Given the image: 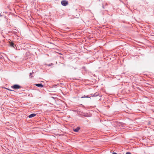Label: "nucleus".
Wrapping results in <instances>:
<instances>
[{"label": "nucleus", "mask_w": 154, "mask_h": 154, "mask_svg": "<svg viewBox=\"0 0 154 154\" xmlns=\"http://www.w3.org/2000/svg\"><path fill=\"white\" fill-rule=\"evenodd\" d=\"M12 88L14 89H18L21 88V86L17 84H15L11 86Z\"/></svg>", "instance_id": "1"}, {"label": "nucleus", "mask_w": 154, "mask_h": 154, "mask_svg": "<svg viewBox=\"0 0 154 154\" xmlns=\"http://www.w3.org/2000/svg\"><path fill=\"white\" fill-rule=\"evenodd\" d=\"M61 4L63 6H65L68 4V2L66 0H63L61 2Z\"/></svg>", "instance_id": "2"}, {"label": "nucleus", "mask_w": 154, "mask_h": 154, "mask_svg": "<svg viewBox=\"0 0 154 154\" xmlns=\"http://www.w3.org/2000/svg\"><path fill=\"white\" fill-rule=\"evenodd\" d=\"M82 116L86 117H88L90 116L89 114L87 113L84 112L82 114Z\"/></svg>", "instance_id": "3"}, {"label": "nucleus", "mask_w": 154, "mask_h": 154, "mask_svg": "<svg viewBox=\"0 0 154 154\" xmlns=\"http://www.w3.org/2000/svg\"><path fill=\"white\" fill-rule=\"evenodd\" d=\"M35 85L37 87L39 88H42L43 87V85L41 83L36 84Z\"/></svg>", "instance_id": "4"}, {"label": "nucleus", "mask_w": 154, "mask_h": 154, "mask_svg": "<svg viewBox=\"0 0 154 154\" xmlns=\"http://www.w3.org/2000/svg\"><path fill=\"white\" fill-rule=\"evenodd\" d=\"M36 115V114L32 113V114H30L29 116H28V117L29 118H31L35 116Z\"/></svg>", "instance_id": "5"}, {"label": "nucleus", "mask_w": 154, "mask_h": 154, "mask_svg": "<svg viewBox=\"0 0 154 154\" xmlns=\"http://www.w3.org/2000/svg\"><path fill=\"white\" fill-rule=\"evenodd\" d=\"M9 45L10 46L14 48L15 49H16L15 47L14 46V44L13 42H9Z\"/></svg>", "instance_id": "6"}, {"label": "nucleus", "mask_w": 154, "mask_h": 154, "mask_svg": "<svg viewBox=\"0 0 154 154\" xmlns=\"http://www.w3.org/2000/svg\"><path fill=\"white\" fill-rule=\"evenodd\" d=\"M80 128L79 127H77L76 128L74 129L73 131L75 132H78L80 130Z\"/></svg>", "instance_id": "7"}, {"label": "nucleus", "mask_w": 154, "mask_h": 154, "mask_svg": "<svg viewBox=\"0 0 154 154\" xmlns=\"http://www.w3.org/2000/svg\"><path fill=\"white\" fill-rule=\"evenodd\" d=\"M92 97H96L98 95V94L97 93H94V94H91Z\"/></svg>", "instance_id": "8"}, {"label": "nucleus", "mask_w": 154, "mask_h": 154, "mask_svg": "<svg viewBox=\"0 0 154 154\" xmlns=\"http://www.w3.org/2000/svg\"><path fill=\"white\" fill-rule=\"evenodd\" d=\"M81 98H90V97H89L88 96H85V95H84L83 96H82L81 97Z\"/></svg>", "instance_id": "9"}, {"label": "nucleus", "mask_w": 154, "mask_h": 154, "mask_svg": "<svg viewBox=\"0 0 154 154\" xmlns=\"http://www.w3.org/2000/svg\"><path fill=\"white\" fill-rule=\"evenodd\" d=\"M33 73V72H32V73H30L29 74V77L30 78H32V73Z\"/></svg>", "instance_id": "10"}, {"label": "nucleus", "mask_w": 154, "mask_h": 154, "mask_svg": "<svg viewBox=\"0 0 154 154\" xmlns=\"http://www.w3.org/2000/svg\"><path fill=\"white\" fill-rule=\"evenodd\" d=\"M102 8L103 9H105L106 8L104 6V3H103L102 4Z\"/></svg>", "instance_id": "11"}, {"label": "nucleus", "mask_w": 154, "mask_h": 154, "mask_svg": "<svg viewBox=\"0 0 154 154\" xmlns=\"http://www.w3.org/2000/svg\"><path fill=\"white\" fill-rule=\"evenodd\" d=\"M53 65V63H51L50 64H47V65L48 66H50Z\"/></svg>", "instance_id": "12"}, {"label": "nucleus", "mask_w": 154, "mask_h": 154, "mask_svg": "<svg viewBox=\"0 0 154 154\" xmlns=\"http://www.w3.org/2000/svg\"><path fill=\"white\" fill-rule=\"evenodd\" d=\"M126 154H131V153L129 152H127L126 153Z\"/></svg>", "instance_id": "13"}, {"label": "nucleus", "mask_w": 154, "mask_h": 154, "mask_svg": "<svg viewBox=\"0 0 154 154\" xmlns=\"http://www.w3.org/2000/svg\"><path fill=\"white\" fill-rule=\"evenodd\" d=\"M104 6L105 7L107 5V3H104Z\"/></svg>", "instance_id": "14"}, {"label": "nucleus", "mask_w": 154, "mask_h": 154, "mask_svg": "<svg viewBox=\"0 0 154 154\" xmlns=\"http://www.w3.org/2000/svg\"><path fill=\"white\" fill-rule=\"evenodd\" d=\"M113 154H117V153L116 152H113L112 153Z\"/></svg>", "instance_id": "15"}, {"label": "nucleus", "mask_w": 154, "mask_h": 154, "mask_svg": "<svg viewBox=\"0 0 154 154\" xmlns=\"http://www.w3.org/2000/svg\"><path fill=\"white\" fill-rule=\"evenodd\" d=\"M8 90H9V91H14V90H11V89H8Z\"/></svg>", "instance_id": "16"}, {"label": "nucleus", "mask_w": 154, "mask_h": 154, "mask_svg": "<svg viewBox=\"0 0 154 154\" xmlns=\"http://www.w3.org/2000/svg\"><path fill=\"white\" fill-rule=\"evenodd\" d=\"M0 16H1V17L2 16V15L1 14H1H0Z\"/></svg>", "instance_id": "17"}, {"label": "nucleus", "mask_w": 154, "mask_h": 154, "mask_svg": "<svg viewBox=\"0 0 154 154\" xmlns=\"http://www.w3.org/2000/svg\"><path fill=\"white\" fill-rule=\"evenodd\" d=\"M5 18L6 19V17H5Z\"/></svg>", "instance_id": "18"}, {"label": "nucleus", "mask_w": 154, "mask_h": 154, "mask_svg": "<svg viewBox=\"0 0 154 154\" xmlns=\"http://www.w3.org/2000/svg\"><path fill=\"white\" fill-rule=\"evenodd\" d=\"M1 58L0 57V59Z\"/></svg>", "instance_id": "19"}]
</instances>
